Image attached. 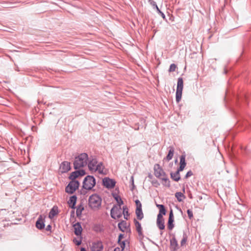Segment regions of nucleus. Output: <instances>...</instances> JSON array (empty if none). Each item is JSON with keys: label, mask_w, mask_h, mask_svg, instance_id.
Here are the masks:
<instances>
[{"label": "nucleus", "mask_w": 251, "mask_h": 251, "mask_svg": "<svg viewBox=\"0 0 251 251\" xmlns=\"http://www.w3.org/2000/svg\"><path fill=\"white\" fill-rule=\"evenodd\" d=\"M187 213L188 214V216L189 219H191L193 217V212L191 210H190V209L187 210Z\"/></svg>", "instance_id": "72a5a7b5"}, {"label": "nucleus", "mask_w": 251, "mask_h": 251, "mask_svg": "<svg viewBox=\"0 0 251 251\" xmlns=\"http://www.w3.org/2000/svg\"><path fill=\"white\" fill-rule=\"evenodd\" d=\"M123 213L124 215V218L126 219H127V217L128 216V211L127 210V208L126 207H123Z\"/></svg>", "instance_id": "c85d7f7f"}, {"label": "nucleus", "mask_w": 251, "mask_h": 251, "mask_svg": "<svg viewBox=\"0 0 251 251\" xmlns=\"http://www.w3.org/2000/svg\"><path fill=\"white\" fill-rule=\"evenodd\" d=\"M123 237V235L122 234H120L119 236V239L120 240Z\"/></svg>", "instance_id": "37998d69"}, {"label": "nucleus", "mask_w": 251, "mask_h": 251, "mask_svg": "<svg viewBox=\"0 0 251 251\" xmlns=\"http://www.w3.org/2000/svg\"><path fill=\"white\" fill-rule=\"evenodd\" d=\"M57 214V208L53 207L50 210L49 213V218L51 219L54 217L55 215Z\"/></svg>", "instance_id": "b1692460"}, {"label": "nucleus", "mask_w": 251, "mask_h": 251, "mask_svg": "<svg viewBox=\"0 0 251 251\" xmlns=\"http://www.w3.org/2000/svg\"><path fill=\"white\" fill-rule=\"evenodd\" d=\"M116 200L117 203H118V205H119L118 206L121 207V205L123 204V201L121 200V199L120 198H118V197L116 198Z\"/></svg>", "instance_id": "2f4dec72"}, {"label": "nucleus", "mask_w": 251, "mask_h": 251, "mask_svg": "<svg viewBox=\"0 0 251 251\" xmlns=\"http://www.w3.org/2000/svg\"><path fill=\"white\" fill-rule=\"evenodd\" d=\"M134 223L137 231L139 235H141L142 234V229L140 223L136 220L134 221Z\"/></svg>", "instance_id": "aec40b11"}, {"label": "nucleus", "mask_w": 251, "mask_h": 251, "mask_svg": "<svg viewBox=\"0 0 251 251\" xmlns=\"http://www.w3.org/2000/svg\"><path fill=\"white\" fill-rule=\"evenodd\" d=\"M171 249L173 251H176L177 249L178 244L176 240L173 238L171 240Z\"/></svg>", "instance_id": "f3484780"}, {"label": "nucleus", "mask_w": 251, "mask_h": 251, "mask_svg": "<svg viewBox=\"0 0 251 251\" xmlns=\"http://www.w3.org/2000/svg\"><path fill=\"white\" fill-rule=\"evenodd\" d=\"M101 199L100 197L97 195H92L89 199V205L93 209H98L101 205Z\"/></svg>", "instance_id": "20e7f679"}, {"label": "nucleus", "mask_w": 251, "mask_h": 251, "mask_svg": "<svg viewBox=\"0 0 251 251\" xmlns=\"http://www.w3.org/2000/svg\"><path fill=\"white\" fill-rule=\"evenodd\" d=\"M118 227L121 231L125 232L127 230L128 226L126 221H123L119 223Z\"/></svg>", "instance_id": "2eb2a0df"}, {"label": "nucleus", "mask_w": 251, "mask_h": 251, "mask_svg": "<svg viewBox=\"0 0 251 251\" xmlns=\"http://www.w3.org/2000/svg\"><path fill=\"white\" fill-rule=\"evenodd\" d=\"M80 251H86L84 249H82Z\"/></svg>", "instance_id": "a18cd8bd"}, {"label": "nucleus", "mask_w": 251, "mask_h": 251, "mask_svg": "<svg viewBox=\"0 0 251 251\" xmlns=\"http://www.w3.org/2000/svg\"><path fill=\"white\" fill-rule=\"evenodd\" d=\"M120 251V248H116L115 249L114 251Z\"/></svg>", "instance_id": "79ce46f5"}, {"label": "nucleus", "mask_w": 251, "mask_h": 251, "mask_svg": "<svg viewBox=\"0 0 251 251\" xmlns=\"http://www.w3.org/2000/svg\"><path fill=\"white\" fill-rule=\"evenodd\" d=\"M115 181L112 179L108 177L104 178L103 179V185L108 188H112L115 185Z\"/></svg>", "instance_id": "1a4fd4ad"}, {"label": "nucleus", "mask_w": 251, "mask_h": 251, "mask_svg": "<svg viewBox=\"0 0 251 251\" xmlns=\"http://www.w3.org/2000/svg\"><path fill=\"white\" fill-rule=\"evenodd\" d=\"M74 242L76 245H79L81 244V241L74 240Z\"/></svg>", "instance_id": "4c0bfd02"}, {"label": "nucleus", "mask_w": 251, "mask_h": 251, "mask_svg": "<svg viewBox=\"0 0 251 251\" xmlns=\"http://www.w3.org/2000/svg\"><path fill=\"white\" fill-rule=\"evenodd\" d=\"M92 251H102L103 246L100 242H94L91 246Z\"/></svg>", "instance_id": "9d476101"}, {"label": "nucleus", "mask_w": 251, "mask_h": 251, "mask_svg": "<svg viewBox=\"0 0 251 251\" xmlns=\"http://www.w3.org/2000/svg\"><path fill=\"white\" fill-rule=\"evenodd\" d=\"M154 174L156 177L163 181V184L167 187L170 186V181L167 178L165 173L159 164H155L154 166Z\"/></svg>", "instance_id": "f03ea898"}, {"label": "nucleus", "mask_w": 251, "mask_h": 251, "mask_svg": "<svg viewBox=\"0 0 251 251\" xmlns=\"http://www.w3.org/2000/svg\"><path fill=\"white\" fill-rule=\"evenodd\" d=\"M50 227H51L50 226V225H49V226H47V230H49V229H50Z\"/></svg>", "instance_id": "c03bdc74"}, {"label": "nucleus", "mask_w": 251, "mask_h": 251, "mask_svg": "<svg viewBox=\"0 0 251 251\" xmlns=\"http://www.w3.org/2000/svg\"><path fill=\"white\" fill-rule=\"evenodd\" d=\"M71 169L70 163L68 161L62 162L60 165V169L62 173H66Z\"/></svg>", "instance_id": "f8f14e48"}, {"label": "nucleus", "mask_w": 251, "mask_h": 251, "mask_svg": "<svg viewBox=\"0 0 251 251\" xmlns=\"http://www.w3.org/2000/svg\"><path fill=\"white\" fill-rule=\"evenodd\" d=\"M136 209H142V204L140 201L137 200L135 201Z\"/></svg>", "instance_id": "7c9ffc66"}, {"label": "nucleus", "mask_w": 251, "mask_h": 251, "mask_svg": "<svg viewBox=\"0 0 251 251\" xmlns=\"http://www.w3.org/2000/svg\"><path fill=\"white\" fill-rule=\"evenodd\" d=\"M124 248H125V243H123L122 245H121L122 250H123Z\"/></svg>", "instance_id": "58836bf2"}, {"label": "nucleus", "mask_w": 251, "mask_h": 251, "mask_svg": "<svg viewBox=\"0 0 251 251\" xmlns=\"http://www.w3.org/2000/svg\"><path fill=\"white\" fill-rule=\"evenodd\" d=\"M169 219L174 220V215L172 210L170 211Z\"/></svg>", "instance_id": "e433bc0d"}, {"label": "nucleus", "mask_w": 251, "mask_h": 251, "mask_svg": "<svg viewBox=\"0 0 251 251\" xmlns=\"http://www.w3.org/2000/svg\"><path fill=\"white\" fill-rule=\"evenodd\" d=\"M45 218V216H43L42 215H40L39 217L38 218V220L36 222V226L37 228L41 229H43L44 226V219Z\"/></svg>", "instance_id": "ddd939ff"}, {"label": "nucleus", "mask_w": 251, "mask_h": 251, "mask_svg": "<svg viewBox=\"0 0 251 251\" xmlns=\"http://www.w3.org/2000/svg\"><path fill=\"white\" fill-rule=\"evenodd\" d=\"M186 165L185 156L181 155L180 157V167L178 169L179 171H182L185 167Z\"/></svg>", "instance_id": "dca6fc26"}, {"label": "nucleus", "mask_w": 251, "mask_h": 251, "mask_svg": "<svg viewBox=\"0 0 251 251\" xmlns=\"http://www.w3.org/2000/svg\"><path fill=\"white\" fill-rule=\"evenodd\" d=\"M180 171H179V170H178L175 173H171V177L172 178V179H173L174 180H175L176 181H178L180 178V174H179Z\"/></svg>", "instance_id": "6ab92c4d"}, {"label": "nucleus", "mask_w": 251, "mask_h": 251, "mask_svg": "<svg viewBox=\"0 0 251 251\" xmlns=\"http://www.w3.org/2000/svg\"><path fill=\"white\" fill-rule=\"evenodd\" d=\"M74 232L75 235H80L82 232V227L80 224L78 223L74 225Z\"/></svg>", "instance_id": "4468645a"}, {"label": "nucleus", "mask_w": 251, "mask_h": 251, "mask_svg": "<svg viewBox=\"0 0 251 251\" xmlns=\"http://www.w3.org/2000/svg\"><path fill=\"white\" fill-rule=\"evenodd\" d=\"M76 201V197L75 196H72L68 202L69 206L71 208H74Z\"/></svg>", "instance_id": "a211bd4d"}, {"label": "nucleus", "mask_w": 251, "mask_h": 251, "mask_svg": "<svg viewBox=\"0 0 251 251\" xmlns=\"http://www.w3.org/2000/svg\"><path fill=\"white\" fill-rule=\"evenodd\" d=\"M176 65H175V64H172L170 66L169 71L170 72H174L176 71Z\"/></svg>", "instance_id": "c756f323"}, {"label": "nucleus", "mask_w": 251, "mask_h": 251, "mask_svg": "<svg viewBox=\"0 0 251 251\" xmlns=\"http://www.w3.org/2000/svg\"><path fill=\"white\" fill-rule=\"evenodd\" d=\"M77 172L79 173V176H83L85 174V171L83 170L77 171Z\"/></svg>", "instance_id": "f704fd0d"}, {"label": "nucleus", "mask_w": 251, "mask_h": 251, "mask_svg": "<svg viewBox=\"0 0 251 251\" xmlns=\"http://www.w3.org/2000/svg\"><path fill=\"white\" fill-rule=\"evenodd\" d=\"M89 170L92 172H96L99 174L104 175L107 173L101 162H98L96 159H92L88 164Z\"/></svg>", "instance_id": "f257e3e1"}, {"label": "nucleus", "mask_w": 251, "mask_h": 251, "mask_svg": "<svg viewBox=\"0 0 251 251\" xmlns=\"http://www.w3.org/2000/svg\"><path fill=\"white\" fill-rule=\"evenodd\" d=\"M174 153V149L173 147H170L168 155L166 157V159L167 161L171 160L173 157Z\"/></svg>", "instance_id": "4be33fe9"}, {"label": "nucleus", "mask_w": 251, "mask_h": 251, "mask_svg": "<svg viewBox=\"0 0 251 251\" xmlns=\"http://www.w3.org/2000/svg\"><path fill=\"white\" fill-rule=\"evenodd\" d=\"M193 175V173L191 171H188L185 176V178H188Z\"/></svg>", "instance_id": "c9c22d12"}, {"label": "nucleus", "mask_w": 251, "mask_h": 251, "mask_svg": "<svg viewBox=\"0 0 251 251\" xmlns=\"http://www.w3.org/2000/svg\"><path fill=\"white\" fill-rule=\"evenodd\" d=\"M79 186V182L77 180H72L66 187V192L69 194H73Z\"/></svg>", "instance_id": "0eeeda50"}, {"label": "nucleus", "mask_w": 251, "mask_h": 251, "mask_svg": "<svg viewBox=\"0 0 251 251\" xmlns=\"http://www.w3.org/2000/svg\"><path fill=\"white\" fill-rule=\"evenodd\" d=\"M156 206L159 209V213L158 215H165L166 214V209L162 204H156Z\"/></svg>", "instance_id": "412c9836"}, {"label": "nucleus", "mask_w": 251, "mask_h": 251, "mask_svg": "<svg viewBox=\"0 0 251 251\" xmlns=\"http://www.w3.org/2000/svg\"><path fill=\"white\" fill-rule=\"evenodd\" d=\"M84 210V207L82 205H79L76 208V214L77 216H80L82 214V211Z\"/></svg>", "instance_id": "a878e982"}, {"label": "nucleus", "mask_w": 251, "mask_h": 251, "mask_svg": "<svg viewBox=\"0 0 251 251\" xmlns=\"http://www.w3.org/2000/svg\"><path fill=\"white\" fill-rule=\"evenodd\" d=\"M183 88V80L181 77L177 80V88L176 91V101L179 102L181 99L182 90Z\"/></svg>", "instance_id": "39448f33"}, {"label": "nucleus", "mask_w": 251, "mask_h": 251, "mask_svg": "<svg viewBox=\"0 0 251 251\" xmlns=\"http://www.w3.org/2000/svg\"><path fill=\"white\" fill-rule=\"evenodd\" d=\"M155 7L157 10L159 12V13H161V11L159 10V9L158 8V6L156 5H155Z\"/></svg>", "instance_id": "ea45409f"}, {"label": "nucleus", "mask_w": 251, "mask_h": 251, "mask_svg": "<svg viewBox=\"0 0 251 251\" xmlns=\"http://www.w3.org/2000/svg\"><path fill=\"white\" fill-rule=\"evenodd\" d=\"M135 213L139 220H141L143 218L144 215L142 209H136Z\"/></svg>", "instance_id": "393cba45"}, {"label": "nucleus", "mask_w": 251, "mask_h": 251, "mask_svg": "<svg viewBox=\"0 0 251 251\" xmlns=\"http://www.w3.org/2000/svg\"><path fill=\"white\" fill-rule=\"evenodd\" d=\"M156 224L160 229L163 230L165 228L164 219L162 215H157Z\"/></svg>", "instance_id": "9b49d317"}, {"label": "nucleus", "mask_w": 251, "mask_h": 251, "mask_svg": "<svg viewBox=\"0 0 251 251\" xmlns=\"http://www.w3.org/2000/svg\"><path fill=\"white\" fill-rule=\"evenodd\" d=\"M79 176V173L77 171H75L74 172H73L70 176V178L72 179V180H75L74 179L76 178V177Z\"/></svg>", "instance_id": "bb28decb"}, {"label": "nucleus", "mask_w": 251, "mask_h": 251, "mask_svg": "<svg viewBox=\"0 0 251 251\" xmlns=\"http://www.w3.org/2000/svg\"><path fill=\"white\" fill-rule=\"evenodd\" d=\"M187 237L185 236H184L182 239L181 241V246L184 245L187 242Z\"/></svg>", "instance_id": "473e14b6"}, {"label": "nucleus", "mask_w": 251, "mask_h": 251, "mask_svg": "<svg viewBox=\"0 0 251 251\" xmlns=\"http://www.w3.org/2000/svg\"><path fill=\"white\" fill-rule=\"evenodd\" d=\"M96 182L95 178L88 176L86 177L83 181V187L86 190L91 189L95 185Z\"/></svg>", "instance_id": "423d86ee"}, {"label": "nucleus", "mask_w": 251, "mask_h": 251, "mask_svg": "<svg viewBox=\"0 0 251 251\" xmlns=\"http://www.w3.org/2000/svg\"><path fill=\"white\" fill-rule=\"evenodd\" d=\"M122 211L121 207L114 206L111 210V216L112 218L116 219L122 217Z\"/></svg>", "instance_id": "6e6552de"}, {"label": "nucleus", "mask_w": 251, "mask_h": 251, "mask_svg": "<svg viewBox=\"0 0 251 251\" xmlns=\"http://www.w3.org/2000/svg\"><path fill=\"white\" fill-rule=\"evenodd\" d=\"M162 16V17L164 18H165V15L161 12V13H160Z\"/></svg>", "instance_id": "a19ab883"}, {"label": "nucleus", "mask_w": 251, "mask_h": 251, "mask_svg": "<svg viewBox=\"0 0 251 251\" xmlns=\"http://www.w3.org/2000/svg\"><path fill=\"white\" fill-rule=\"evenodd\" d=\"M173 222H174V220H171V219L168 220L167 227L169 230H172L173 228V227L174 226Z\"/></svg>", "instance_id": "cd10ccee"}, {"label": "nucleus", "mask_w": 251, "mask_h": 251, "mask_svg": "<svg viewBox=\"0 0 251 251\" xmlns=\"http://www.w3.org/2000/svg\"><path fill=\"white\" fill-rule=\"evenodd\" d=\"M175 196L179 202L182 201L185 198V196L181 192H176L175 194Z\"/></svg>", "instance_id": "5701e85b"}, {"label": "nucleus", "mask_w": 251, "mask_h": 251, "mask_svg": "<svg viewBox=\"0 0 251 251\" xmlns=\"http://www.w3.org/2000/svg\"><path fill=\"white\" fill-rule=\"evenodd\" d=\"M88 155L86 153H81L75 158L74 163L75 169H79L86 165Z\"/></svg>", "instance_id": "7ed1b4c3"}]
</instances>
